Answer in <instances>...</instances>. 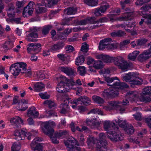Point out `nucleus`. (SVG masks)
I'll return each mask as SVG.
<instances>
[{
    "label": "nucleus",
    "mask_w": 151,
    "mask_h": 151,
    "mask_svg": "<svg viewBox=\"0 0 151 151\" xmlns=\"http://www.w3.org/2000/svg\"><path fill=\"white\" fill-rule=\"evenodd\" d=\"M55 123L53 121L47 122L43 123V127L42 129L43 132L47 135H48L51 139L52 143L58 144L59 143L58 140L56 139L55 135L53 133L54 130L52 127L55 126Z\"/></svg>",
    "instance_id": "obj_1"
},
{
    "label": "nucleus",
    "mask_w": 151,
    "mask_h": 151,
    "mask_svg": "<svg viewBox=\"0 0 151 151\" xmlns=\"http://www.w3.org/2000/svg\"><path fill=\"white\" fill-rule=\"evenodd\" d=\"M122 78L126 82H129V85L134 88L135 85H140L142 83V79L137 77L134 73L129 72L122 77Z\"/></svg>",
    "instance_id": "obj_2"
},
{
    "label": "nucleus",
    "mask_w": 151,
    "mask_h": 151,
    "mask_svg": "<svg viewBox=\"0 0 151 151\" xmlns=\"http://www.w3.org/2000/svg\"><path fill=\"white\" fill-rule=\"evenodd\" d=\"M109 105L112 109H116L119 112L122 113L124 112L126 109L125 106H127L129 105V101L127 99L123 100L122 103V105H120L118 104H121L119 101H111L108 102Z\"/></svg>",
    "instance_id": "obj_3"
},
{
    "label": "nucleus",
    "mask_w": 151,
    "mask_h": 151,
    "mask_svg": "<svg viewBox=\"0 0 151 151\" xmlns=\"http://www.w3.org/2000/svg\"><path fill=\"white\" fill-rule=\"evenodd\" d=\"M112 59V62L123 71H126L128 70L129 64L122 57L118 56L113 57Z\"/></svg>",
    "instance_id": "obj_4"
},
{
    "label": "nucleus",
    "mask_w": 151,
    "mask_h": 151,
    "mask_svg": "<svg viewBox=\"0 0 151 151\" xmlns=\"http://www.w3.org/2000/svg\"><path fill=\"white\" fill-rule=\"evenodd\" d=\"M99 139L96 144L97 151H106L107 149V143L106 140V137L105 134L101 133L99 135Z\"/></svg>",
    "instance_id": "obj_5"
},
{
    "label": "nucleus",
    "mask_w": 151,
    "mask_h": 151,
    "mask_svg": "<svg viewBox=\"0 0 151 151\" xmlns=\"http://www.w3.org/2000/svg\"><path fill=\"white\" fill-rule=\"evenodd\" d=\"M40 27H35L30 28V30L31 33L27 35L26 38L27 40L29 42H36L37 40V38L38 37V35L37 32L40 31Z\"/></svg>",
    "instance_id": "obj_6"
},
{
    "label": "nucleus",
    "mask_w": 151,
    "mask_h": 151,
    "mask_svg": "<svg viewBox=\"0 0 151 151\" xmlns=\"http://www.w3.org/2000/svg\"><path fill=\"white\" fill-rule=\"evenodd\" d=\"M112 41L111 38H106L100 41L99 46V50H103L106 47L111 49H114L116 45L113 44H110L109 42Z\"/></svg>",
    "instance_id": "obj_7"
},
{
    "label": "nucleus",
    "mask_w": 151,
    "mask_h": 151,
    "mask_svg": "<svg viewBox=\"0 0 151 151\" xmlns=\"http://www.w3.org/2000/svg\"><path fill=\"white\" fill-rule=\"evenodd\" d=\"M118 94V91L116 89L109 88L103 91L101 95L104 98L107 99L114 98L117 96Z\"/></svg>",
    "instance_id": "obj_8"
},
{
    "label": "nucleus",
    "mask_w": 151,
    "mask_h": 151,
    "mask_svg": "<svg viewBox=\"0 0 151 151\" xmlns=\"http://www.w3.org/2000/svg\"><path fill=\"white\" fill-rule=\"evenodd\" d=\"M91 101L90 99L86 96H83L80 97L76 99L73 100H70L71 104H74L76 105L80 104L84 105H88L90 104Z\"/></svg>",
    "instance_id": "obj_9"
},
{
    "label": "nucleus",
    "mask_w": 151,
    "mask_h": 151,
    "mask_svg": "<svg viewBox=\"0 0 151 151\" xmlns=\"http://www.w3.org/2000/svg\"><path fill=\"white\" fill-rule=\"evenodd\" d=\"M107 137L111 141L114 142L121 141L123 139V137L121 134L118 133L114 131L108 132Z\"/></svg>",
    "instance_id": "obj_10"
},
{
    "label": "nucleus",
    "mask_w": 151,
    "mask_h": 151,
    "mask_svg": "<svg viewBox=\"0 0 151 151\" xmlns=\"http://www.w3.org/2000/svg\"><path fill=\"white\" fill-rule=\"evenodd\" d=\"M23 62H17L12 65L10 67V71L14 76H17L22 70Z\"/></svg>",
    "instance_id": "obj_11"
},
{
    "label": "nucleus",
    "mask_w": 151,
    "mask_h": 151,
    "mask_svg": "<svg viewBox=\"0 0 151 151\" xmlns=\"http://www.w3.org/2000/svg\"><path fill=\"white\" fill-rule=\"evenodd\" d=\"M27 46V50L28 53H32V51L35 53H37L41 51V45L40 44L38 43H29Z\"/></svg>",
    "instance_id": "obj_12"
},
{
    "label": "nucleus",
    "mask_w": 151,
    "mask_h": 151,
    "mask_svg": "<svg viewBox=\"0 0 151 151\" xmlns=\"http://www.w3.org/2000/svg\"><path fill=\"white\" fill-rule=\"evenodd\" d=\"M42 140V138L39 137H36L34 139L30 144L31 148L34 151H42L43 150L42 145L36 142V141L40 142Z\"/></svg>",
    "instance_id": "obj_13"
},
{
    "label": "nucleus",
    "mask_w": 151,
    "mask_h": 151,
    "mask_svg": "<svg viewBox=\"0 0 151 151\" xmlns=\"http://www.w3.org/2000/svg\"><path fill=\"white\" fill-rule=\"evenodd\" d=\"M64 143L67 146L68 151H71V149L75 147V145H79L77 140L73 137L69 138L67 140L64 141Z\"/></svg>",
    "instance_id": "obj_14"
},
{
    "label": "nucleus",
    "mask_w": 151,
    "mask_h": 151,
    "mask_svg": "<svg viewBox=\"0 0 151 151\" xmlns=\"http://www.w3.org/2000/svg\"><path fill=\"white\" fill-rule=\"evenodd\" d=\"M70 86H67V85L64 84L62 82H60L58 84L56 87V90L59 93H63L62 95L63 96L62 99H65V94H67L65 92L68 91L69 89L70 88Z\"/></svg>",
    "instance_id": "obj_15"
},
{
    "label": "nucleus",
    "mask_w": 151,
    "mask_h": 151,
    "mask_svg": "<svg viewBox=\"0 0 151 151\" xmlns=\"http://www.w3.org/2000/svg\"><path fill=\"white\" fill-rule=\"evenodd\" d=\"M148 46L150 47L147 50H145L140 54L138 56V59L140 61H143L146 60L151 57V45L148 44Z\"/></svg>",
    "instance_id": "obj_16"
},
{
    "label": "nucleus",
    "mask_w": 151,
    "mask_h": 151,
    "mask_svg": "<svg viewBox=\"0 0 151 151\" xmlns=\"http://www.w3.org/2000/svg\"><path fill=\"white\" fill-rule=\"evenodd\" d=\"M65 100H63L65 103L61 104L60 106V108L61 109L60 112L63 114H65L67 112L66 108H68V104L70 103L71 100L68 98V95L67 94H65Z\"/></svg>",
    "instance_id": "obj_17"
},
{
    "label": "nucleus",
    "mask_w": 151,
    "mask_h": 151,
    "mask_svg": "<svg viewBox=\"0 0 151 151\" xmlns=\"http://www.w3.org/2000/svg\"><path fill=\"white\" fill-rule=\"evenodd\" d=\"M57 79L58 81H60V82H62L64 84L67 85V86H73L75 84V83L72 78L68 79L62 75H60Z\"/></svg>",
    "instance_id": "obj_18"
},
{
    "label": "nucleus",
    "mask_w": 151,
    "mask_h": 151,
    "mask_svg": "<svg viewBox=\"0 0 151 151\" xmlns=\"http://www.w3.org/2000/svg\"><path fill=\"white\" fill-rule=\"evenodd\" d=\"M118 81L115 82L113 84L107 85L109 86H111L113 88L118 89H122L124 88H127L129 87V86L126 83L124 82H120V81L118 79Z\"/></svg>",
    "instance_id": "obj_19"
},
{
    "label": "nucleus",
    "mask_w": 151,
    "mask_h": 151,
    "mask_svg": "<svg viewBox=\"0 0 151 151\" xmlns=\"http://www.w3.org/2000/svg\"><path fill=\"white\" fill-rule=\"evenodd\" d=\"M10 122L15 127H19L20 126L21 124H23V121L19 116H15L10 119Z\"/></svg>",
    "instance_id": "obj_20"
},
{
    "label": "nucleus",
    "mask_w": 151,
    "mask_h": 151,
    "mask_svg": "<svg viewBox=\"0 0 151 151\" xmlns=\"http://www.w3.org/2000/svg\"><path fill=\"white\" fill-rule=\"evenodd\" d=\"M15 10L14 5L12 3L9 4L6 9L7 11V14L8 16L10 18L14 17Z\"/></svg>",
    "instance_id": "obj_21"
},
{
    "label": "nucleus",
    "mask_w": 151,
    "mask_h": 151,
    "mask_svg": "<svg viewBox=\"0 0 151 151\" xmlns=\"http://www.w3.org/2000/svg\"><path fill=\"white\" fill-rule=\"evenodd\" d=\"M60 69L62 71L70 76H75L76 73L75 70L70 67H62Z\"/></svg>",
    "instance_id": "obj_22"
},
{
    "label": "nucleus",
    "mask_w": 151,
    "mask_h": 151,
    "mask_svg": "<svg viewBox=\"0 0 151 151\" xmlns=\"http://www.w3.org/2000/svg\"><path fill=\"white\" fill-rule=\"evenodd\" d=\"M86 123L88 126L92 129L97 128L99 127L100 125V123L99 122L93 121L89 119H86Z\"/></svg>",
    "instance_id": "obj_23"
},
{
    "label": "nucleus",
    "mask_w": 151,
    "mask_h": 151,
    "mask_svg": "<svg viewBox=\"0 0 151 151\" xmlns=\"http://www.w3.org/2000/svg\"><path fill=\"white\" fill-rule=\"evenodd\" d=\"M65 45L63 42H60L50 46L49 50L50 51H57L61 49Z\"/></svg>",
    "instance_id": "obj_24"
},
{
    "label": "nucleus",
    "mask_w": 151,
    "mask_h": 151,
    "mask_svg": "<svg viewBox=\"0 0 151 151\" xmlns=\"http://www.w3.org/2000/svg\"><path fill=\"white\" fill-rule=\"evenodd\" d=\"M96 58L98 59H101L103 61L106 63L112 62L113 61L112 58L113 57H110L108 55L100 54L96 56Z\"/></svg>",
    "instance_id": "obj_25"
},
{
    "label": "nucleus",
    "mask_w": 151,
    "mask_h": 151,
    "mask_svg": "<svg viewBox=\"0 0 151 151\" xmlns=\"http://www.w3.org/2000/svg\"><path fill=\"white\" fill-rule=\"evenodd\" d=\"M22 64V65L21 73L24 74L26 77H29L31 76L32 74V71L30 69H27L26 64L23 63Z\"/></svg>",
    "instance_id": "obj_26"
},
{
    "label": "nucleus",
    "mask_w": 151,
    "mask_h": 151,
    "mask_svg": "<svg viewBox=\"0 0 151 151\" xmlns=\"http://www.w3.org/2000/svg\"><path fill=\"white\" fill-rule=\"evenodd\" d=\"M128 99L131 101H134L138 97V93L136 91H129L127 93Z\"/></svg>",
    "instance_id": "obj_27"
},
{
    "label": "nucleus",
    "mask_w": 151,
    "mask_h": 151,
    "mask_svg": "<svg viewBox=\"0 0 151 151\" xmlns=\"http://www.w3.org/2000/svg\"><path fill=\"white\" fill-rule=\"evenodd\" d=\"M24 131L22 129L16 130L14 132V135L15 137V139L17 140H24L22 138V136H23V133H24Z\"/></svg>",
    "instance_id": "obj_28"
},
{
    "label": "nucleus",
    "mask_w": 151,
    "mask_h": 151,
    "mask_svg": "<svg viewBox=\"0 0 151 151\" xmlns=\"http://www.w3.org/2000/svg\"><path fill=\"white\" fill-rule=\"evenodd\" d=\"M52 26L51 25H46L43 26L42 29V34L43 36L48 35L51 30L52 29Z\"/></svg>",
    "instance_id": "obj_29"
},
{
    "label": "nucleus",
    "mask_w": 151,
    "mask_h": 151,
    "mask_svg": "<svg viewBox=\"0 0 151 151\" xmlns=\"http://www.w3.org/2000/svg\"><path fill=\"white\" fill-rule=\"evenodd\" d=\"M35 109V108L34 106H32L30 108L27 113L29 116H33L35 118L38 117L39 113L38 111H36Z\"/></svg>",
    "instance_id": "obj_30"
},
{
    "label": "nucleus",
    "mask_w": 151,
    "mask_h": 151,
    "mask_svg": "<svg viewBox=\"0 0 151 151\" xmlns=\"http://www.w3.org/2000/svg\"><path fill=\"white\" fill-rule=\"evenodd\" d=\"M33 9L29 8V7L25 6L24 8L23 14L24 17H30L33 13Z\"/></svg>",
    "instance_id": "obj_31"
},
{
    "label": "nucleus",
    "mask_w": 151,
    "mask_h": 151,
    "mask_svg": "<svg viewBox=\"0 0 151 151\" xmlns=\"http://www.w3.org/2000/svg\"><path fill=\"white\" fill-rule=\"evenodd\" d=\"M77 11V8L74 7H69L64 9V13L67 15L75 14L76 13Z\"/></svg>",
    "instance_id": "obj_32"
},
{
    "label": "nucleus",
    "mask_w": 151,
    "mask_h": 151,
    "mask_svg": "<svg viewBox=\"0 0 151 151\" xmlns=\"http://www.w3.org/2000/svg\"><path fill=\"white\" fill-rule=\"evenodd\" d=\"M54 134L56 137L60 138L62 136L68 135L69 133L68 131L66 130H59L56 131L54 133Z\"/></svg>",
    "instance_id": "obj_33"
},
{
    "label": "nucleus",
    "mask_w": 151,
    "mask_h": 151,
    "mask_svg": "<svg viewBox=\"0 0 151 151\" xmlns=\"http://www.w3.org/2000/svg\"><path fill=\"white\" fill-rule=\"evenodd\" d=\"M44 85L41 82H37L34 85V89L36 92H40L43 90Z\"/></svg>",
    "instance_id": "obj_34"
},
{
    "label": "nucleus",
    "mask_w": 151,
    "mask_h": 151,
    "mask_svg": "<svg viewBox=\"0 0 151 151\" xmlns=\"http://www.w3.org/2000/svg\"><path fill=\"white\" fill-rule=\"evenodd\" d=\"M115 125V123L110 122L109 121H106L104 122V127L105 131L110 130L111 127L113 128Z\"/></svg>",
    "instance_id": "obj_35"
},
{
    "label": "nucleus",
    "mask_w": 151,
    "mask_h": 151,
    "mask_svg": "<svg viewBox=\"0 0 151 151\" xmlns=\"http://www.w3.org/2000/svg\"><path fill=\"white\" fill-rule=\"evenodd\" d=\"M14 46V44L12 41H9L5 42L3 45V48L6 49L7 50H9L12 48Z\"/></svg>",
    "instance_id": "obj_36"
},
{
    "label": "nucleus",
    "mask_w": 151,
    "mask_h": 151,
    "mask_svg": "<svg viewBox=\"0 0 151 151\" xmlns=\"http://www.w3.org/2000/svg\"><path fill=\"white\" fill-rule=\"evenodd\" d=\"M104 65L102 61L101 60H97L95 62L93 65V66L96 69H99L103 68Z\"/></svg>",
    "instance_id": "obj_37"
},
{
    "label": "nucleus",
    "mask_w": 151,
    "mask_h": 151,
    "mask_svg": "<svg viewBox=\"0 0 151 151\" xmlns=\"http://www.w3.org/2000/svg\"><path fill=\"white\" fill-rule=\"evenodd\" d=\"M139 53V52L138 51H134L132 53H130L128 55V58L130 60L134 61Z\"/></svg>",
    "instance_id": "obj_38"
},
{
    "label": "nucleus",
    "mask_w": 151,
    "mask_h": 151,
    "mask_svg": "<svg viewBox=\"0 0 151 151\" xmlns=\"http://www.w3.org/2000/svg\"><path fill=\"white\" fill-rule=\"evenodd\" d=\"M84 2L88 5L92 6H95L98 4V0H84Z\"/></svg>",
    "instance_id": "obj_39"
},
{
    "label": "nucleus",
    "mask_w": 151,
    "mask_h": 151,
    "mask_svg": "<svg viewBox=\"0 0 151 151\" xmlns=\"http://www.w3.org/2000/svg\"><path fill=\"white\" fill-rule=\"evenodd\" d=\"M139 99L142 102H147L151 101V98L149 96H147V94H143L140 96Z\"/></svg>",
    "instance_id": "obj_40"
},
{
    "label": "nucleus",
    "mask_w": 151,
    "mask_h": 151,
    "mask_svg": "<svg viewBox=\"0 0 151 151\" xmlns=\"http://www.w3.org/2000/svg\"><path fill=\"white\" fill-rule=\"evenodd\" d=\"M126 132L129 135L132 134L134 132L133 127L131 125H129L125 128L124 129Z\"/></svg>",
    "instance_id": "obj_41"
},
{
    "label": "nucleus",
    "mask_w": 151,
    "mask_h": 151,
    "mask_svg": "<svg viewBox=\"0 0 151 151\" xmlns=\"http://www.w3.org/2000/svg\"><path fill=\"white\" fill-rule=\"evenodd\" d=\"M85 59L83 56L81 55L77 58L75 61V64L77 65H81L84 61Z\"/></svg>",
    "instance_id": "obj_42"
},
{
    "label": "nucleus",
    "mask_w": 151,
    "mask_h": 151,
    "mask_svg": "<svg viewBox=\"0 0 151 151\" xmlns=\"http://www.w3.org/2000/svg\"><path fill=\"white\" fill-rule=\"evenodd\" d=\"M78 72L82 76H84L86 73V68L84 66H79L77 68Z\"/></svg>",
    "instance_id": "obj_43"
},
{
    "label": "nucleus",
    "mask_w": 151,
    "mask_h": 151,
    "mask_svg": "<svg viewBox=\"0 0 151 151\" xmlns=\"http://www.w3.org/2000/svg\"><path fill=\"white\" fill-rule=\"evenodd\" d=\"M43 104H46L48 105L49 108L50 109H54L56 106L54 102L50 100H47L45 101Z\"/></svg>",
    "instance_id": "obj_44"
},
{
    "label": "nucleus",
    "mask_w": 151,
    "mask_h": 151,
    "mask_svg": "<svg viewBox=\"0 0 151 151\" xmlns=\"http://www.w3.org/2000/svg\"><path fill=\"white\" fill-rule=\"evenodd\" d=\"M115 122L118 124L120 127L124 128V129L128 125V124L126 123V122L125 121H123L119 119L116 120Z\"/></svg>",
    "instance_id": "obj_45"
},
{
    "label": "nucleus",
    "mask_w": 151,
    "mask_h": 151,
    "mask_svg": "<svg viewBox=\"0 0 151 151\" xmlns=\"http://www.w3.org/2000/svg\"><path fill=\"white\" fill-rule=\"evenodd\" d=\"M132 15V12H128L127 13H126L125 14V15L124 16L120 17L119 20H127L130 19L131 18L130 17Z\"/></svg>",
    "instance_id": "obj_46"
},
{
    "label": "nucleus",
    "mask_w": 151,
    "mask_h": 151,
    "mask_svg": "<svg viewBox=\"0 0 151 151\" xmlns=\"http://www.w3.org/2000/svg\"><path fill=\"white\" fill-rule=\"evenodd\" d=\"M93 99L95 102L99 104H102L104 102L103 99L98 96H93Z\"/></svg>",
    "instance_id": "obj_47"
},
{
    "label": "nucleus",
    "mask_w": 151,
    "mask_h": 151,
    "mask_svg": "<svg viewBox=\"0 0 151 151\" xmlns=\"http://www.w3.org/2000/svg\"><path fill=\"white\" fill-rule=\"evenodd\" d=\"M36 11L37 13H42L46 12V9L44 7L41 6H37V5Z\"/></svg>",
    "instance_id": "obj_48"
},
{
    "label": "nucleus",
    "mask_w": 151,
    "mask_h": 151,
    "mask_svg": "<svg viewBox=\"0 0 151 151\" xmlns=\"http://www.w3.org/2000/svg\"><path fill=\"white\" fill-rule=\"evenodd\" d=\"M87 19L88 23L94 24L98 23L97 20H96V18L94 17H88Z\"/></svg>",
    "instance_id": "obj_49"
},
{
    "label": "nucleus",
    "mask_w": 151,
    "mask_h": 151,
    "mask_svg": "<svg viewBox=\"0 0 151 151\" xmlns=\"http://www.w3.org/2000/svg\"><path fill=\"white\" fill-rule=\"evenodd\" d=\"M37 78L40 80H42L45 78V74L42 70L37 71Z\"/></svg>",
    "instance_id": "obj_50"
},
{
    "label": "nucleus",
    "mask_w": 151,
    "mask_h": 151,
    "mask_svg": "<svg viewBox=\"0 0 151 151\" xmlns=\"http://www.w3.org/2000/svg\"><path fill=\"white\" fill-rule=\"evenodd\" d=\"M104 80L108 83V84H109V83H111L113 82L114 80H116L118 79V78L116 77H114L110 78L108 77H104Z\"/></svg>",
    "instance_id": "obj_51"
},
{
    "label": "nucleus",
    "mask_w": 151,
    "mask_h": 151,
    "mask_svg": "<svg viewBox=\"0 0 151 151\" xmlns=\"http://www.w3.org/2000/svg\"><path fill=\"white\" fill-rule=\"evenodd\" d=\"M20 149V144L19 143H14L11 148L12 151H19Z\"/></svg>",
    "instance_id": "obj_52"
},
{
    "label": "nucleus",
    "mask_w": 151,
    "mask_h": 151,
    "mask_svg": "<svg viewBox=\"0 0 151 151\" xmlns=\"http://www.w3.org/2000/svg\"><path fill=\"white\" fill-rule=\"evenodd\" d=\"M147 41V40L145 38H142L137 40V45H144Z\"/></svg>",
    "instance_id": "obj_53"
},
{
    "label": "nucleus",
    "mask_w": 151,
    "mask_h": 151,
    "mask_svg": "<svg viewBox=\"0 0 151 151\" xmlns=\"http://www.w3.org/2000/svg\"><path fill=\"white\" fill-rule=\"evenodd\" d=\"M143 94H148L151 97V87H147L143 89Z\"/></svg>",
    "instance_id": "obj_54"
},
{
    "label": "nucleus",
    "mask_w": 151,
    "mask_h": 151,
    "mask_svg": "<svg viewBox=\"0 0 151 151\" xmlns=\"http://www.w3.org/2000/svg\"><path fill=\"white\" fill-rule=\"evenodd\" d=\"M109 7V5L108 4L103 5L99 8L101 10V12L104 13Z\"/></svg>",
    "instance_id": "obj_55"
},
{
    "label": "nucleus",
    "mask_w": 151,
    "mask_h": 151,
    "mask_svg": "<svg viewBox=\"0 0 151 151\" xmlns=\"http://www.w3.org/2000/svg\"><path fill=\"white\" fill-rule=\"evenodd\" d=\"M48 1L47 0H39L38 1V3L37 4V6H48Z\"/></svg>",
    "instance_id": "obj_56"
},
{
    "label": "nucleus",
    "mask_w": 151,
    "mask_h": 151,
    "mask_svg": "<svg viewBox=\"0 0 151 151\" xmlns=\"http://www.w3.org/2000/svg\"><path fill=\"white\" fill-rule=\"evenodd\" d=\"M90 113H93L94 114H102L103 112L101 110L97 108H95L92 109L89 112L88 114H89Z\"/></svg>",
    "instance_id": "obj_57"
},
{
    "label": "nucleus",
    "mask_w": 151,
    "mask_h": 151,
    "mask_svg": "<svg viewBox=\"0 0 151 151\" xmlns=\"http://www.w3.org/2000/svg\"><path fill=\"white\" fill-rule=\"evenodd\" d=\"M75 22L77 25H84L88 23L87 18L81 21L76 20Z\"/></svg>",
    "instance_id": "obj_58"
},
{
    "label": "nucleus",
    "mask_w": 151,
    "mask_h": 151,
    "mask_svg": "<svg viewBox=\"0 0 151 151\" xmlns=\"http://www.w3.org/2000/svg\"><path fill=\"white\" fill-rule=\"evenodd\" d=\"M150 9H151V4H147L143 6L140 9L142 12H146L148 11Z\"/></svg>",
    "instance_id": "obj_59"
},
{
    "label": "nucleus",
    "mask_w": 151,
    "mask_h": 151,
    "mask_svg": "<svg viewBox=\"0 0 151 151\" xmlns=\"http://www.w3.org/2000/svg\"><path fill=\"white\" fill-rule=\"evenodd\" d=\"M88 143L90 144H95L96 142H97H97H98V140L95 137H90L88 138V139L87 140V141Z\"/></svg>",
    "instance_id": "obj_60"
},
{
    "label": "nucleus",
    "mask_w": 151,
    "mask_h": 151,
    "mask_svg": "<svg viewBox=\"0 0 151 151\" xmlns=\"http://www.w3.org/2000/svg\"><path fill=\"white\" fill-rule=\"evenodd\" d=\"M150 0H137L135 3L137 6L142 5L143 4L149 2Z\"/></svg>",
    "instance_id": "obj_61"
},
{
    "label": "nucleus",
    "mask_w": 151,
    "mask_h": 151,
    "mask_svg": "<svg viewBox=\"0 0 151 151\" xmlns=\"http://www.w3.org/2000/svg\"><path fill=\"white\" fill-rule=\"evenodd\" d=\"M60 0H50L48 2V6L51 7V6L57 4L58 2Z\"/></svg>",
    "instance_id": "obj_62"
},
{
    "label": "nucleus",
    "mask_w": 151,
    "mask_h": 151,
    "mask_svg": "<svg viewBox=\"0 0 151 151\" xmlns=\"http://www.w3.org/2000/svg\"><path fill=\"white\" fill-rule=\"evenodd\" d=\"M23 133H23V134H24L23 136H22L23 138L26 137L28 139L30 140L31 139V137H33L32 135L30 133H27L24 131Z\"/></svg>",
    "instance_id": "obj_63"
},
{
    "label": "nucleus",
    "mask_w": 151,
    "mask_h": 151,
    "mask_svg": "<svg viewBox=\"0 0 151 151\" xmlns=\"http://www.w3.org/2000/svg\"><path fill=\"white\" fill-rule=\"evenodd\" d=\"M81 48V51L83 52H87L88 50V45L86 43H83Z\"/></svg>",
    "instance_id": "obj_64"
}]
</instances>
